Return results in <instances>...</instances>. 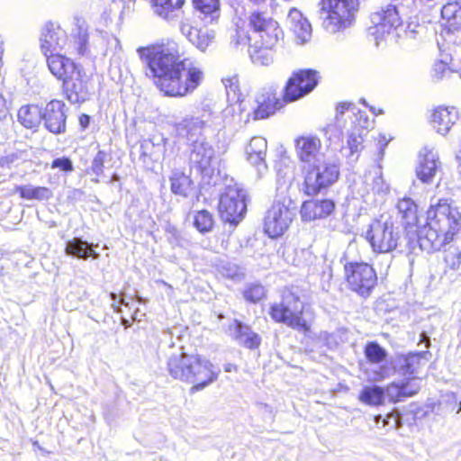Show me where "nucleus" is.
I'll return each mask as SVG.
<instances>
[{"mask_svg": "<svg viewBox=\"0 0 461 461\" xmlns=\"http://www.w3.org/2000/svg\"><path fill=\"white\" fill-rule=\"evenodd\" d=\"M344 261V276L348 289L363 298L368 297L377 284L376 272L373 267L365 262Z\"/></svg>", "mask_w": 461, "mask_h": 461, "instance_id": "nucleus-9", "label": "nucleus"}, {"mask_svg": "<svg viewBox=\"0 0 461 461\" xmlns=\"http://www.w3.org/2000/svg\"><path fill=\"white\" fill-rule=\"evenodd\" d=\"M150 3L157 16L171 23L180 18L185 0H150Z\"/></svg>", "mask_w": 461, "mask_h": 461, "instance_id": "nucleus-27", "label": "nucleus"}, {"mask_svg": "<svg viewBox=\"0 0 461 461\" xmlns=\"http://www.w3.org/2000/svg\"><path fill=\"white\" fill-rule=\"evenodd\" d=\"M205 122L199 117L185 118L176 124V129L179 136L184 137L193 145L195 141L205 140L202 136Z\"/></svg>", "mask_w": 461, "mask_h": 461, "instance_id": "nucleus-30", "label": "nucleus"}, {"mask_svg": "<svg viewBox=\"0 0 461 461\" xmlns=\"http://www.w3.org/2000/svg\"><path fill=\"white\" fill-rule=\"evenodd\" d=\"M18 122L27 129L37 128L42 121V110L35 104L23 105L17 113Z\"/></svg>", "mask_w": 461, "mask_h": 461, "instance_id": "nucleus-32", "label": "nucleus"}, {"mask_svg": "<svg viewBox=\"0 0 461 461\" xmlns=\"http://www.w3.org/2000/svg\"><path fill=\"white\" fill-rule=\"evenodd\" d=\"M335 126L329 125L326 129V134L329 135V139L331 140V134L333 133V131L335 130Z\"/></svg>", "mask_w": 461, "mask_h": 461, "instance_id": "nucleus-63", "label": "nucleus"}, {"mask_svg": "<svg viewBox=\"0 0 461 461\" xmlns=\"http://www.w3.org/2000/svg\"><path fill=\"white\" fill-rule=\"evenodd\" d=\"M167 366L173 378L192 384V392L204 389L216 381L219 375V371L214 369L208 359L185 352L172 354Z\"/></svg>", "mask_w": 461, "mask_h": 461, "instance_id": "nucleus-4", "label": "nucleus"}, {"mask_svg": "<svg viewBox=\"0 0 461 461\" xmlns=\"http://www.w3.org/2000/svg\"><path fill=\"white\" fill-rule=\"evenodd\" d=\"M375 177L373 180V190L377 194H387L389 192V185L384 180L381 167L376 168Z\"/></svg>", "mask_w": 461, "mask_h": 461, "instance_id": "nucleus-52", "label": "nucleus"}, {"mask_svg": "<svg viewBox=\"0 0 461 461\" xmlns=\"http://www.w3.org/2000/svg\"><path fill=\"white\" fill-rule=\"evenodd\" d=\"M65 253L68 256L76 257L82 259H86L92 257L94 259L99 258V253L95 252L91 245L80 238H74L66 243Z\"/></svg>", "mask_w": 461, "mask_h": 461, "instance_id": "nucleus-33", "label": "nucleus"}, {"mask_svg": "<svg viewBox=\"0 0 461 461\" xmlns=\"http://www.w3.org/2000/svg\"><path fill=\"white\" fill-rule=\"evenodd\" d=\"M444 261L452 270L458 269L461 266V250L456 246H449L445 250Z\"/></svg>", "mask_w": 461, "mask_h": 461, "instance_id": "nucleus-46", "label": "nucleus"}, {"mask_svg": "<svg viewBox=\"0 0 461 461\" xmlns=\"http://www.w3.org/2000/svg\"><path fill=\"white\" fill-rule=\"evenodd\" d=\"M137 52L146 76L166 96H187L204 80L203 68L189 59H181L174 46L140 47Z\"/></svg>", "mask_w": 461, "mask_h": 461, "instance_id": "nucleus-1", "label": "nucleus"}, {"mask_svg": "<svg viewBox=\"0 0 461 461\" xmlns=\"http://www.w3.org/2000/svg\"><path fill=\"white\" fill-rule=\"evenodd\" d=\"M235 339L237 342L249 349H255L261 343L260 336L254 332L251 328L239 321L234 323Z\"/></svg>", "mask_w": 461, "mask_h": 461, "instance_id": "nucleus-31", "label": "nucleus"}, {"mask_svg": "<svg viewBox=\"0 0 461 461\" xmlns=\"http://www.w3.org/2000/svg\"><path fill=\"white\" fill-rule=\"evenodd\" d=\"M267 149V140L263 137H253L247 149V159L256 167L258 175H263L267 170V166L265 161L266 153Z\"/></svg>", "mask_w": 461, "mask_h": 461, "instance_id": "nucleus-24", "label": "nucleus"}, {"mask_svg": "<svg viewBox=\"0 0 461 461\" xmlns=\"http://www.w3.org/2000/svg\"><path fill=\"white\" fill-rule=\"evenodd\" d=\"M358 0H321V28L330 34L343 32L355 23Z\"/></svg>", "mask_w": 461, "mask_h": 461, "instance_id": "nucleus-5", "label": "nucleus"}, {"mask_svg": "<svg viewBox=\"0 0 461 461\" xmlns=\"http://www.w3.org/2000/svg\"><path fill=\"white\" fill-rule=\"evenodd\" d=\"M358 400L369 406H380L384 403V389L378 385H366L361 390Z\"/></svg>", "mask_w": 461, "mask_h": 461, "instance_id": "nucleus-37", "label": "nucleus"}, {"mask_svg": "<svg viewBox=\"0 0 461 461\" xmlns=\"http://www.w3.org/2000/svg\"><path fill=\"white\" fill-rule=\"evenodd\" d=\"M170 188L173 194L183 197L188 196L192 180L189 176L180 170H174L170 176Z\"/></svg>", "mask_w": 461, "mask_h": 461, "instance_id": "nucleus-36", "label": "nucleus"}, {"mask_svg": "<svg viewBox=\"0 0 461 461\" xmlns=\"http://www.w3.org/2000/svg\"><path fill=\"white\" fill-rule=\"evenodd\" d=\"M79 122H80V125L83 127V128H86L88 125H89V122H90V117L86 114H82L80 117H79Z\"/></svg>", "mask_w": 461, "mask_h": 461, "instance_id": "nucleus-59", "label": "nucleus"}, {"mask_svg": "<svg viewBox=\"0 0 461 461\" xmlns=\"http://www.w3.org/2000/svg\"><path fill=\"white\" fill-rule=\"evenodd\" d=\"M401 386H408V389H407L408 391L411 390L414 387H417V393L420 390V385L414 381H408L406 383L402 382V383H401Z\"/></svg>", "mask_w": 461, "mask_h": 461, "instance_id": "nucleus-60", "label": "nucleus"}, {"mask_svg": "<svg viewBox=\"0 0 461 461\" xmlns=\"http://www.w3.org/2000/svg\"><path fill=\"white\" fill-rule=\"evenodd\" d=\"M249 41H252L251 33L248 34L244 29L240 27L236 28L234 34L230 36V44L235 47L246 45Z\"/></svg>", "mask_w": 461, "mask_h": 461, "instance_id": "nucleus-51", "label": "nucleus"}, {"mask_svg": "<svg viewBox=\"0 0 461 461\" xmlns=\"http://www.w3.org/2000/svg\"><path fill=\"white\" fill-rule=\"evenodd\" d=\"M428 352L409 353L407 355H396L390 363L384 362L371 370V379L381 382L392 376L394 373L402 375H414L420 366L421 359Z\"/></svg>", "mask_w": 461, "mask_h": 461, "instance_id": "nucleus-11", "label": "nucleus"}, {"mask_svg": "<svg viewBox=\"0 0 461 461\" xmlns=\"http://www.w3.org/2000/svg\"><path fill=\"white\" fill-rule=\"evenodd\" d=\"M337 114H336V120L337 122L339 124L341 122V116L345 113V112H349L351 113H354V111H357V107L355 104L351 103H341L337 106Z\"/></svg>", "mask_w": 461, "mask_h": 461, "instance_id": "nucleus-54", "label": "nucleus"}, {"mask_svg": "<svg viewBox=\"0 0 461 461\" xmlns=\"http://www.w3.org/2000/svg\"><path fill=\"white\" fill-rule=\"evenodd\" d=\"M287 26L294 33L297 44H304L312 38V25L308 19L296 8H292L287 15Z\"/></svg>", "mask_w": 461, "mask_h": 461, "instance_id": "nucleus-22", "label": "nucleus"}, {"mask_svg": "<svg viewBox=\"0 0 461 461\" xmlns=\"http://www.w3.org/2000/svg\"><path fill=\"white\" fill-rule=\"evenodd\" d=\"M402 234L391 218L374 221L366 231V238L373 250L378 253H390L399 245Z\"/></svg>", "mask_w": 461, "mask_h": 461, "instance_id": "nucleus-10", "label": "nucleus"}, {"mask_svg": "<svg viewBox=\"0 0 461 461\" xmlns=\"http://www.w3.org/2000/svg\"><path fill=\"white\" fill-rule=\"evenodd\" d=\"M224 371L225 372H231V371H237V366L233 364L228 363L224 365Z\"/></svg>", "mask_w": 461, "mask_h": 461, "instance_id": "nucleus-62", "label": "nucleus"}, {"mask_svg": "<svg viewBox=\"0 0 461 461\" xmlns=\"http://www.w3.org/2000/svg\"><path fill=\"white\" fill-rule=\"evenodd\" d=\"M249 56L256 65L267 66L273 62V48L257 46V43L249 45Z\"/></svg>", "mask_w": 461, "mask_h": 461, "instance_id": "nucleus-40", "label": "nucleus"}, {"mask_svg": "<svg viewBox=\"0 0 461 461\" xmlns=\"http://www.w3.org/2000/svg\"><path fill=\"white\" fill-rule=\"evenodd\" d=\"M62 86L67 99L71 104H81L89 97L86 75L82 67L63 80Z\"/></svg>", "mask_w": 461, "mask_h": 461, "instance_id": "nucleus-19", "label": "nucleus"}, {"mask_svg": "<svg viewBox=\"0 0 461 461\" xmlns=\"http://www.w3.org/2000/svg\"><path fill=\"white\" fill-rule=\"evenodd\" d=\"M194 8L204 15V19L209 18L214 21L220 16L219 0H193Z\"/></svg>", "mask_w": 461, "mask_h": 461, "instance_id": "nucleus-41", "label": "nucleus"}, {"mask_svg": "<svg viewBox=\"0 0 461 461\" xmlns=\"http://www.w3.org/2000/svg\"><path fill=\"white\" fill-rule=\"evenodd\" d=\"M294 216V209L284 202H275L265 217V231L271 238L281 236Z\"/></svg>", "mask_w": 461, "mask_h": 461, "instance_id": "nucleus-16", "label": "nucleus"}, {"mask_svg": "<svg viewBox=\"0 0 461 461\" xmlns=\"http://www.w3.org/2000/svg\"><path fill=\"white\" fill-rule=\"evenodd\" d=\"M74 28L70 39L59 24L47 23L41 29L40 37L41 50L45 57L65 50L69 54L77 53L84 56L88 50V27L86 23L79 18H74Z\"/></svg>", "mask_w": 461, "mask_h": 461, "instance_id": "nucleus-3", "label": "nucleus"}, {"mask_svg": "<svg viewBox=\"0 0 461 461\" xmlns=\"http://www.w3.org/2000/svg\"><path fill=\"white\" fill-rule=\"evenodd\" d=\"M335 208L331 200H311L306 201L301 207V217L303 221H310L316 219L326 218Z\"/></svg>", "mask_w": 461, "mask_h": 461, "instance_id": "nucleus-25", "label": "nucleus"}, {"mask_svg": "<svg viewBox=\"0 0 461 461\" xmlns=\"http://www.w3.org/2000/svg\"><path fill=\"white\" fill-rule=\"evenodd\" d=\"M110 297H111V299L113 301V303H115V302H116V300H117V294H114V293H111V294H110ZM113 307L114 308V311H115V312H121V308H120V306H119V305H118V306H115V304H114V303H113Z\"/></svg>", "mask_w": 461, "mask_h": 461, "instance_id": "nucleus-61", "label": "nucleus"}, {"mask_svg": "<svg viewBox=\"0 0 461 461\" xmlns=\"http://www.w3.org/2000/svg\"><path fill=\"white\" fill-rule=\"evenodd\" d=\"M384 389V398L387 397L392 402H402L408 397L417 393V387L407 390L408 386H401V384L391 383Z\"/></svg>", "mask_w": 461, "mask_h": 461, "instance_id": "nucleus-39", "label": "nucleus"}, {"mask_svg": "<svg viewBox=\"0 0 461 461\" xmlns=\"http://www.w3.org/2000/svg\"><path fill=\"white\" fill-rule=\"evenodd\" d=\"M180 29L182 34L203 52L209 48L215 39V32L206 27L196 28L189 24H182Z\"/></svg>", "mask_w": 461, "mask_h": 461, "instance_id": "nucleus-26", "label": "nucleus"}, {"mask_svg": "<svg viewBox=\"0 0 461 461\" xmlns=\"http://www.w3.org/2000/svg\"><path fill=\"white\" fill-rule=\"evenodd\" d=\"M365 356L371 364H381L386 359L387 351L377 342H368L365 347Z\"/></svg>", "mask_w": 461, "mask_h": 461, "instance_id": "nucleus-42", "label": "nucleus"}, {"mask_svg": "<svg viewBox=\"0 0 461 461\" xmlns=\"http://www.w3.org/2000/svg\"><path fill=\"white\" fill-rule=\"evenodd\" d=\"M295 153L301 163V168L326 159L325 153L322 151L321 141L314 136L297 138L295 140Z\"/></svg>", "mask_w": 461, "mask_h": 461, "instance_id": "nucleus-18", "label": "nucleus"}, {"mask_svg": "<svg viewBox=\"0 0 461 461\" xmlns=\"http://www.w3.org/2000/svg\"><path fill=\"white\" fill-rule=\"evenodd\" d=\"M14 193H19L20 197L25 200H49L52 196V192L45 186H33L32 185H16Z\"/></svg>", "mask_w": 461, "mask_h": 461, "instance_id": "nucleus-35", "label": "nucleus"}, {"mask_svg": "<svg viewBox=\"0 0 461 461\" xmlns=\"http://www.w3.org/2000/svg\"><path fill=\"white\" fill-rule=\"evenodd\" d=\"M303 303L296 292L285 289L280 303H275L270 307L269 314L276 321L286 324L300 331H308L310 326L303 318Z\"/></svg>", "mask_w": 461, "mask_h": 461, "instance_id": "nucleus-8", "label": "nucleus"}, {"mask_svg": "<svg viewBox=\"0 0 461 461\" xmlns=\"http://www.w3.org/2000/svg\"><path fill=\"white\" fill-rule=\"evenodd\" d=\"M319 82L318 72L313 69H301L289 78L284 93L286 102L296 101L311 93Z\"/></svg>", "mask_w": 461, "mask_h": 461, "instance_id": "nucleus-15", "label": "nucleus"}, {"mask_svg": "<svg viewBox=\"0 0 461 461\" xmlns=\"http://www.w3.org/2000/svg\"><path fill=\"white\" fill-rule=\"evenodd\" d=\"M461 213L451 206L447 199H440L430 204L427 211V222L417 231V240H410L409 249H416L428 253L438 251L450 243L460 227Z\"/></svg>", "mask_w": 461, "mask_h": 461, "instance_id": "nucleus-2", "label": "nucleus"}, {"mask_svg": "<svg viewBox=\"0 0 461 461\" xmlns=\"http://www.w3.org/2000/svg\"><path fill=\"white\" fill-rule=\"evenodd\" d=\"M189 154V164L191 168H194L203 176H212L215 170L216 162L215 150L212 144L206 140L195 141L191 145Z\"/></svg>", "mask_w": 461, "mask_h": 461, "instance_id": "nucleus-17", "label": "nucleus"}, {"mask_svg": "<svg viewBox=\"0 0 461 461\" xmlns=\"http://www.w3.org/2000/svg\"><path fill=\"white\" fill-rule=\"evenodd\" d=\"M422 31L423 27L417 23H409L404 28L402 24V38L416 40Z\"/></svg>", "mask_w": 461, "mask_h": 461, "instance_id": "nucleus-50", "label": "nucleus"}, {"mask_svg": "<svg viewBox=\"0 0 461 461\" xmlns=\"http://www.w3.org/2000/svg\"><path fill=\"white\" fill-rule=\"evenodd\" d=\"M194 226L200 232L210 231L213 225L212 215L206 210H202L194 215Z\"/></svg>", "mask_w": 461, "mask_h": 461, "instance_id": "nucleus-44", "label": "nucleus"}, {"mask_svg": "<svg viewBox=\"0 0 461 461\" xmlns=\"http://www.w3.org/2000/svg\"><path fill=\"white\" fill-rule=\"evenodd\" d=\"M252 43L274 48L283 35L279 24L266 14L255 12L249 16Z\"/></svg>", "mask_w": 461, "mask_h": 461, "instance_id": "nucleus-13", "label": "nucleus"}, {"mask_svg": "<svg viewBox=\"0 0 461 461\" xmlns=\"http://www.w3.org/2000/svg\"><path fill=\"white\" fill-rule=\"evenodd\" d=\"M247 211V192L238 184L229 185L221 194L219 212L224 221L237 224Z\"/></svg>", "mask_w": 461, "mask_h": 461, "instance_id": "nucleus-12", "label": "nucleus"}, {"mask_svg": "<svg viewBox=\"0 0 461 461\" xmlns=\"http://www.w3.org/2000/svg\"><path fill=\"white\" fill-rule=\"evenodd\" d=\"M348 147L349 150L348 156L353 157L357 154L363 148L364 135L362 131H357L355 130H348Z\"/></svg>", "mask_w": 461, "mask_h": 461, "instance_id": "nucleus-43", "label": "nucleus"}, {"mask_svg": "<svg viewBox=\"0 0 461 461\" xmlns=\"http://www.w3.org/2000/svg\"><path fill=\"white\" fill-rule=\"evenodd\" d=\"M352 116L351 130L366 133V130L373 124V122L368 118V116L357 109V111H354Z\"/></svg>", "mask_w": 461, "mask_h": 461, "instance_id": "nucleus-45", "label": "nucleus"}, {"mask_svg": "<svg viewBox=\"0 0 461 461\" xmlns=\"http://www.w3.org/2000/svg\"><path fill=\"white\" fill-rule=\"evenodd\" d=\"M441 16L450 27H461V0H448L441 9Z\"/></svg>", "mask_w": 461, "mask_h": 461, "instance_id": "nucleus-38", "label": "nucleus"}, {"mask_svg": "<svg viewBox=\"0 0 461 461\" xmlns=\"http://www.w3.org/2000/svg\"><path fill=\"white\" fill-rule=\"evenodd\" d=\"M419 343H424L426 348H429L430 346L429 336L425 331H422L420 333Z\"/></svg>", "mask_w": 461, "mask_h": 461, "instance_id": "nucleus-58", "label": "nucleus"}, {"mask_svg": "<svg viewBox=\"0 0 461 461\" xmlns=\"http://www.w3.org/2000/svg\"><path fill=\"white\" fill-rule=\"evenodd\" d=\"M23 151H13L5 153L0 156V167L3 168H11L13 166L18 165V163L23 159Z\"/></svg>", "mask_w": 461, "mask_h": 461, "instance_id": "nucleus-48", "label": "nucleus"}, {"mask_svg": "<svg viewBox=\"0 0 461 461\" xmlns=\"http://www.w3.org/2000/svg\"><path fill=\"white\" fill-rule=\"evenodd\" d=\"M406 7L405 0H401L396 5H388L380 11L371 14L372 26L369 33L375 37L376 46L381 41L398 42L402 39V14Z\"/></svg>", "mask_w": 461, "mask_h": 461, "instance_id": "nucleus-6", "label": "nucleus"}, {"mask_svg": "<svg viewBox=\"0 0 461 461\" xmlns=\"http://www.w3.org/2000/svg\"><path fill=\"white\" fill-rule=\"evenodd\" d=\"M122 324L125 327V328H128L131 325V321L129 320H127L126 318H122Z\"/></svg>", "mask_w": 461, "mask_h": 461, "instance_id": "nucleus-64", "label": "nucleus"}, {"mask_svg": "<svg viewBox=\"0 0 461 461\" xmlns=\"http://www.w3.org/2000/svg\"><path fill=\"white\" fill-rule=\"evenodd\" d=\"M302 189L308 196H315L328 190L339 176V165L336 160L324 159L312 166L302 167Z\"/></svg>", "mask_w": 461, "mask_h": 461, "instance_id": "nucleus-7", "label": "nucleus"}, {"mask_svg": "<svg viewBox=\"0 0 461 461\" xmlns=\"http://www.w3.org/2000/svg\"><path fill=\"white\" fill-rule=\"evenodd\" d=\"M449 72L447 63L446 61H437L433 67V76L438 79L444 77Z\"/></svg>", "mask_w": 461, "mask_h": 461, "instance_id": "nucleus-55", "label": "nucleus"}, {"mask_svg": "<svg viewBox=\"0 0 461 461\" xmlns=\"http://www.w3.org/2000/svg\"><path fill=\"white\" fill-rule=\"evenodd\" d=\"M106 157L107 154L103 150H99L96 153L90 167V171L92 174L95 175L96 176L103 175Z\"/></svg>", "mask_w": 461, "mask_h": 461, "instance_id": "nucleus-49", "label": "nucleus"}, {"mask_svg": "<svg viewBox=\"0 0 461 461\" xmlns=\"http://www.w3.org/2000/svg\"><path fill=\"white\" fill-rule=\"evenodd\" d=\"M391 419H393V421H394L393 427L397 428L398 427L399 419H398V417L393 416V414L387 415L386 418H383L382 415H376L375 417V423H379L380 421H383V426L384 427L385 425H389Z\"/></svg>", "mask_w": 461, "mask_h": 461, "instance_id": "nucleus-56", "label": "nucleus"}, {"mask_svg": "<svg viewBox=\"0 0 461 461\" xmlns=\"http://www.w3.org/2000/svg\"><path fill=\"white\" fill-rule=\"evenodd\" d=\"M8 114L9 109L6 104V100L3 95L0 94V121L5 120Z\"/></svg>", "mask_w": 461, "mask_h": 461, "instance_id": "nucleus-57", "label": "nucleus"}, {"mask_svg": "<svg viewBox=\"0 0 461 461\" xmlns=\"http://www.w3.org/2000/svg\"><path fill=\"white\" fill-rule=\"evenodd\" d=\"M51 168H59L64 172H72L74 170L72 161L67 157L55 158L51 163Z\"/></svg>", "mask_w": 461, "mask_h": 461, "instance_id": "nucleus-53", "label": "nucleus"}, {"mask_svg": "<svg viewBox=\"0 0 461 461\" xmlns=\"http://www.w3.org/2000/svg\"><path fill=\"white\" fill-rule=\"evenodd\" d=\"M458 119V112L455 107L439 106L431 115V122L436 131L445 135Z\"/></svg>", "mask_w": 461, "mask_h": 461, "instance_id": "nucleus-29", "label": "nucleus"}, {"mask_svg": "<svg viewBox=\"0 0 461 461\" xmlns=\"http://www.w3.org/2000/svg\"><path fill=\"white\" fill-rule=\"evenodd\" d=\"M396 208L405 226H415L418 223V206L411 198L400 199Z\"/></svg>", "mask_w": 461, "mask_h": 461, "instance_id": "nucleus-34", "label": "nucleus"}, {"mask_svg": "<svg viewBox=\"0 0 461 461\" xmlns=\"http://www.w3.org/2000/svg\"><path fill=\"white\" fill-rule=\"evenodd\" d=\"M230 82V86H226L229 104L222 110L221 118L226 126L239 129L245 126L251 119L252 106L250 98H240L232 102L230 92L233 97L236 95L238 86L235 83Z\"/></svg>", "mask_w": 461, "mask_h": 461, "instance_id": "nucleus-14", "label": "nucleus"}, {"mask_svg": "<svg viewBox=\"0 0 461 461\" xmlns=\"http://www.w3.org/2000/svg\"><path fill=\"white\" fill-rule=\"evenodd\" d=\"M265 295V288L259 284H250L244 291V297L247 301L257 303Z\"/></svg>", "mask_w": 461, "mask_h": 461, "instance_id": "nucleus-47", "label": "nucleus"}, {"mask_svg": "<svg viewBox=\"0 0 461 461\" xmlns=\"http://www.w3.org/2000/svg\"><path fill=\"white\" fill-rule=\"evenodd\" d=\"M440 167L438 151L434 148L425 147L420 153V163L416 168L417 177L422 183L429 184Z\"/></svg>", "mask_w": 461, "mask_h": 461, "instance_id": "nucleus-21", "label": "nucleus"}, {"mask_svg": "<svg viewBox=\"0 0 461 461\" xmlns=\"http://www.w3.org/2000/svg\"><path fill=\"white\" fill-rule=\"evenodd\" d=\"M253 120H262L274 114L277 109L282 107V102L273 94H267V96H258L256 100L251 99Z\"/></svg>", "mask_w": 461, "mask_h": 461, "instance_id": "nucleus-28", "label": "nucleus"}, {"mask_svg": "<svg viewBox=\"0 0 461 461\" xmlns=\"http://www.w3.org/2000/svg\"><path fill=\"white\" fill-rule=\"evenodd\" d=\"M46 62L50 73L61 81L76 73L81 68L73 59L60 53L47 56Z\"/></svg>", "mask_w": 461, "mask_h": 461, "instance_id": "nucleus-23", "label": "nucleus"}, {"mask_svg": "<svg viewBox=\"0 0 461 461\" xmlns=\"http://www.w3.org/2000/svg\"><path fill=\"white\" fill-rule=\"evenodd\" d=\"M66 104L59 100L48 103L42 111V121L48 131L54 134L63 133L66 131L65 113Z\"/></svg>", "mask_w": 461, "mask_h": 461, "instance_id": "nucleus-20", "label": "nucleus"}]
</instances>
